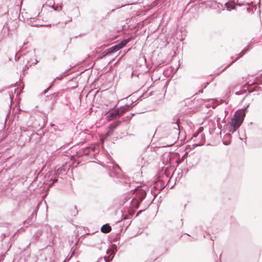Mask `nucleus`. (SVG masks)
<instances>
[{
    "label": "nucleus",
    "instance_id": "f257e3e1",
    "mask_svg": "<svg viewBox=\"0 0 262 262\" xmlns=\"http://www.w3.org/2000/svg\"><path fill=\"white\" fill-rule=\"evenodd\" d=\"M146 186H139L135 189L136 196L132 201V206L133 207L138 208L140 204L146 195Z\"/></svg>",
    "mask_w": 262,
    "mask_h": 262
},
{
    "label": "nucleus",
    "instance_id": "f03ea898",
    "mask_svg": "<svg viewBox=\"0 0 262 262\" xmlns=\"http://www.w3.org/2000/svg\"><path fill=\"white\" fill-rule=\"evenodd\" d=\"M129 108V105H125L124 106L118 108L117 110L111 112L109 115L107 116V117L108 118V119L111 120L115 119L117 117L122 115L126 111H128Z\"/></svg>",
    "mask_w": 262,
    "mask_h": 262
},
{
    "label": "nucleus",
    "instance_id": "7ed1b4c3",
    "mask_svg": "<svg viewBox=\"0 0 262 262\" xmlns=\"http://www.w3.org/2000/svg\"><path fill=\"white\" fill-rule=\"evenodd\" d=\"M152 160V158L149 155L148 152L143 153L137 159V164L139 166L143 167L147 165L150 161Z\"/></svg>",
    "mask_w": 262,
    "mask_h": 262
},
{
    "label": "nucleus",
    "instance_id": "20e7f679",
    "mask_svg": "<svg viewBox=\"0 0 262 262\" xmlns=\"http://www.w3.org/2000/svg\"><path fill=\"white\" fill-rule=\"evenodd\" d=\"M120 170V168L119 166H117V169H111L109 171V175L110 177L113 178H116L118 180V181L121 183H127L126 178L124 176H121L119 173Z\"/></svg>",
    "mask_w": 262,
    "mask_h": 262
},
{
    "label": "nucleus",
    "instance_id": "39448f33",
    "mask_svg": "<svg viewBox=\"0 0 262 262\" xmlns=\"http://www.w3.org/2000/svg\"><path fill=\"white\" fill-rule=\"evenodd\" d=\"M58 94L54 93L49 95L46 96L45 99V102L47 103L50 106H53L58 100Z\"/></svg>",
    "mask_w": 262,
    "mask_h": 262
},
{
    "label": "nucleus",
    "instance_id": "423d86ee",
    "mask_svg": "<svg viewBox=\"0 0 262 262\" xmlns=\"http://www.w3.org/2000/svg\"><path fill=\"white\" fill-rule=\"evenodd\" d=\"M252 47H251V46L249 45L246 48L244 49L238 55V56L235 58V59L233 60L231 62H230L229 64H228L226 67H225L221 71L220 73L223 72L224 70H225L227 68L229 67L231 65H232L234 62H235L236 60H237L239 58L242 57L243 56L245 55L247 52H248L250 49Z\"/></svg>",
    "mask_w": 262,
    "mask_h": 262
},
{
    "label": "nucleus",
    "instance_id": "0eeeda50",
    "mask_svg": "<svg viewBox=\"0 0 262 262\" xmlns=\"http://www.w3.org/2000/svg\"><path fill=\"white\" fill-rule=\"evenodd\" d=\"M120 49V47H118V45H116L112 47L107 49L105 52L103 53V55L102 57L106 56H108L111 54L115 53Z\"/></svg>",
    "mask_w": 262,
    "mask_h": 262
},
{
    "label": "nucleus",
    "instance_id": "6e6552de",
    "mask_svg": "<svg viewBox=\"0 0 262 262\" xmlns=\"http://www.w3.org/2000/svg\"><path fill=\"white\" fill-rule=\"evenodd\" d=\"M245 116H246L245 111H244V109H240V110H237L235 113L233 117H235L237 119H239V120H241L243 121Z\"/></svg>",
    "mask_w": 262,
    "mask_h": 262
},
{
    "label": "nucleus",
    "instance_id": "1a4fd4ad",
    "mask_svg": "<svg viewBox=\"0 0 262 262\" xmlns=\"http://www.w3.org/2000/svg\"><path fill=\"white\" fill-rule=\"evenodd\" d=\"M243 122V121L242 120H239V119H237L235 117H233L231 119L230 123L232 125L236 127L237 128H239V126L242 124Z\"/></svg>",
    "mask_w": 262,
    "mask_h": 262
},
{
    "label": "nucleus",
    "instance_id": "9d476101",
    "mask_svg": "<svg viewBox=\"0 0 262 262\" xmlns=\"http://www.w3.org/2000/svg\"><path fill=\"white\" fill-rule=\"evenodd\" d=\"M112 230L111 227L108 224L102 225L101 228V231L104 233H108Z\"/></svg>",
    "mask_w": 262,
    "mask_h": 262
},
{
    "label": "nucleus",
    "instance_id": "9b49d317",
    "mask_svg": "<svg viewBox=\"0 0 262 262\" xmlns=\"http://www.w3.org/2000/svg\"><path fill=\"white\" fill-rule=\"evenodd\" d=\"M171 127L173 128L176 134H179L180 133V127L178 123V120H177L176 122L172 123Z\"/></svg>",
    "mask_w": 262,
    "mask_h": 262
},
{
    "label": "nucleus",
    "instance_id": "f8f14e48",
    "mask_svg": "<svg viewBox=\"0 0 262 262\" xmlns=\"http://www.w3.org/2000/svg\"><path fill=\"white\" fill-rule=\"evenodd\" d=\"M132 37H130L127 39H123L121 41H120L119 43H117L118 47H120V49L122 48L123 47H124L129 41L131 40L132 39Z\"/></svg>",
    "mask_w": 262,
    "mask_h": 262
},
{
    "label": "nucleus",
    "instance_id": "ddd939ff",
    "mask_svg": "<svg viewBox=\"0 0 262 262\" xmlns=\"http://www.w3.org/2000/svg\"><path fill=\"white\" fill-rule=\"evenodd\" d=\"M42 233L41 230H38L34 234L33 237H32V241L33 242H36L37 241L39 237L41 236Z\"/></svg>",
    "mask_w": 262,
    "mask_h": 262
},
{
    "label": "nucleus",
    "instance_id": "4468645a",
    "mask_svg": "<svg viewBox=\"0 0 262 262\" xmlns=\"http://www.w3.org/2000/svg\"><path fill=\"white\" fill-rule=\"evenodd\" d=\"M245 88H247V89L248 90L249 93H251L254 91H258V90H260V87L259 86H257V85L255 86L253 88H249V85H247V84H246L244 86V88L245 89Z\"/></svg>",
    "mask_w": 262,
    "mask_h": 262
},
{
    "label": "nucleus",
    "instance_id": "2eb2a0df",
    "mask_svg": "<svg viewBox=\"0 0 262 262\" xmlns=\"http://www.w3.org/2000/svg\"><path fill=\"white\" fill-rule=\"evenodd\" d=\"M225 6L227 8V10L231 11V10H234L235 7L234 4L232 2H227L225 4Z\"/></svg>",
    "mask_w": 262,
    "mask_h": 262
},
{
    "label": "nucleus",
    "instance_id": "dca6fc26",
    "mask_svg": "<svg viewBox=\"0 0 262 262\" xmlns=\"http://www.w3.org/2000/svg\"><path fill=\"white\" fill-rule=\"evenodd\" d=\"M120 123H115L114 124H112L110 125V129L109 130V133H111L114 131V130L117 127Z\"/></svg>",
    "mask_w": 262,
    "mask_h": 262
},
{
    "label": "nucleus",
    "instance_id": "f3484780",
    "mask_svg": "<svg viewBox=\"0 0 262 262\" xmlns=\"http://www.w3.org/2000/svg\"><path fill=\"white\" fill-rule=\"evenodd\" d=\"M238 128H237L236 127L232 125V124H231L230 123H229V127H228V130L232 133H233L234 132H235L236 129H237Z\"/></svg>",
    "mask_w": 262,
    "mask_h": 262
},
{
    "label": "nucleus",
    "instance_id": "a211bd4d",
    "mask_svg": "<svg viewBox=\"0 0 262 262\" xmlns=\"http://www.w3.org/2000/svg\"><path fill=\"white\" fill-rule=\"evenodd\" d=\"M51 8L53 9L55 11H60L62 9V6L60 5L59 7H55L54 4L51 6Z\"/></svg>",
    "mask_w": 262,
    "mask_h": 262
},
{
    "label": "nucleus",
    "instance_id": "6ab92c4d",
    "mask_svg": "<svg viewBox=\"0 0 262 262\" xmlns=\"http://www.w3.org/2000/svg\"><path fill=\"white\" fill-rule=\"evenodd\" d=\"M53 82L52 83H51V85L48 88H47L44 91H43V92L41 93V94H46L49 91V90L51 88V87L53 86Z\"/></svg>",
    "mask_w": 262,
    "mask_h": 262
},
{
    "label": "nucleus",
    "instance_id": "aec40b11",
    "mask_svg": "<svg viewBox=\"0 0 262 262\" xmlns=\"http://www.w3.org/2000/svg\"><path fill=\"white\" fill-rule=\"evenodd\" d=\"M32 220H31L30 219V218H28L27 220H26L24 222V225H26L27 226L28 225L31 224L30 222H32Z\"/></svg>",
    "mask_w": 262,
    "mask_h": 262
},
{
    "label": "nucleus",
    "instance_id": "412c9836",
    "mask_svg": "<svg viewBox=\"0 0 262 262\" xmlns=\"http://www.w3.org/2000/svg\"><path fill=\"white\" fill-rule=\"evenodd\" d=\"M36 210H34V211L32 213V214L29 218L31 220H33L34 217H35V218L36 217Z\"/></svg>",
    "mask_w": 262,
    "mask_h": 262
},
{
    "label": "nucleus",
    "instance_id": "4be33fe9",
    "mask_svg": "<svg viewBox=\"0 0 262 262\" xmlns=\"http://www.w3.org/2000/svg\"><path fill=\"white\" fill-rule=\"evenodd\" d=\"M90 148L89 147H86L83 150V154L85 155H88L90 153Z\"/></svg>",
    "mask_w": 262,
    "mask_h": 262
},
{
    "label": "nucleus",
    "instance_id": "5701e85b",
    "mask_svg": "<svg viewBox=\"0 0 262 262\" xmlns=\"http://www.w3.org/2000/svg\"><path fill=\"white\" fill-rule=\"evenodd\" d=\"M246 92V90H245L243 91H237L235 93V94L237 95H239L243 94L244 92Z\"/></svg>",
    "mask_w": 262,
    "mask_h": 262
},
{
    "label": "nucleus",
    "instance_id": "b1692460",
    "mask_svg": "<svg viewBox=\"0 0 262 262\" xmlns=\"http://www.w3.org/2000/svg\"><path fill=\"white\" fill-rule=\"evenodd\" d=\"M77 213H78V210H77V207L76 206H74V211H73V214L74 215H76V214H77Z\"/></svg>",
    "mask_w": 262,
    "mask_h": 262
},
{
    "label": "nucleus",
    "instance_id": "393cba45",
    "mask_svg": "<svg viewBox=\"0 0 262 262\" xmlns=\"http://www.w3.org/2000/svg\"><path fill=\"white\" fill-rule=\"evenodd\" d=\"M68 71H69V70H67V71H66V72L64 73V75H63V76H61V77H57L56 78V79H59V80L63 78V77L66 76L65 74H66V73L68 72Z\"/></svg>",
    "mask_w": 262,
    "mask_h": 262
},
{
    "label": "nucleus",
    "instance_id": "a878e982",
    "mask_svg": "<svg viewBox=\"0 0 262 262\" xmlns=\"http://www.w3.org/2000/svg\"><path fill=\"white\" fill-rule=\"evenodd\" d=\"M231 143L230 140L226 141H223V144L226 145H228L230 144Z\"/></svg>",
    "mask_w": 262,
    "mask_h": 262
},
{
    "label": "nucleus",
    "instance_id": "bb28decb",
    "mask_svg": "<svg viewBox=\"0 0 262 262\" xmlns=\"http://www.w3.org/2000/svg\"><path fill=\"white\" fill-rule=\"evenodd\" d=\"M51 181H52V184L57 182V179L55 178L54 179H51Z\"/></svg>",
    "mask_w": 262,
    "mask_h": 262
},
{
    "label": "nucleus",
    "instance_id": "cd10ccee",
    "mask_svg": "<svg viewBox=\"0 0 262 262\" xmlns=\"http://www.w3.org/2000/svg\"><path fill=\"white\" fill-rule=\"evenodd\" d=\"M18 54V53H16L15 56V59L16 60H18V59H19V58H20V57H19V56L17 57Z\"/></svg>",
    "mask_w": 262,
    "mask_h": 262
},
{
    "label": "nucleus",
    "instance_id": "c85d7f7f",
    "mask_svg": "<svg viewBox=\"0 0 262 262\" xmlns=\"http://www.w3.org/2000/svg\"><path fill=\"white\" fill-rule=\"evenodd\" d=\"M199 135V133H195L193 135L192 138H196Z\"/></svg>",
    "mask_w": 262,
    "mask_h": 262
},
{
    "label": "nucleus",
    "instance_id": "c756f323",
    "mask_svg": "<svg viewBox=\"0 0 262 262\" xmlns=\"http://www.w3.org/2000/svg\"><path fill=\"white\" fill-rule=\"evenodd\" d=\"M2 236H3V238H4L5 237L8 236V235L3 233V234H2Z\"/></svg>",
    "mask_w": 262,
    "mask_h": 262
},
{
    "label": "nucleus",
    "instance_id": "7c9ffc66",
    "mask_svg": "<svg viewBox=\"0 0 262 262\" xmlns=\"http://www.w3.org/2000/svg\"><path fill=\"white\" fill-rule=\"evenodd\" d=\"M156 198V195H154V198L152 199L151 202L147 205V207L149 206V205L152 203V202L154 200L155 198Z\"/></svg>",
    "mask_w": 262,
    "mask_h": 262
},
{
    "label": "nucleus",
    "instance_id": "2f4dec72",
    "mask_svg": "<svg viewBox=\"0 0 262 262\" xmlns=\"http://www.w3.org/2000/svg\"><path fill=\"white\" fill-rule=\"evenodd\" d=\"M203 92V89H201L199 91V93H202Z\"/></svg>",
    "mask_w": 262,
    "mask_h": 262
},
{
    "label": "nucleus",
    "instance_id": "473e14b6",
    "mask_svg": "<svg viewBox=\"0 0 262 262\" xmlns=\"http://www.w3.org/2000/svg\"><path fill=\"white\" fill-rule=\"evenodd\" d=\"M249 107V104L246 106H245L244 108H243L244 110V111L247 108Z\"/></svg>",
    "mask_w": 262,
    "mask_h": 262
},
{
    "label": "nucleus",
    "instance_id": "72a5a7b5",
    "mask_svg": "<svg viewBox=\"0 0 262 262\" xmlns=\"http://www.w3.org/2000/svg\"><path fill=\"white\" fill-rule=\"evenodd\" d=\"M227 136H228V137H229V138H231V135H230V134H227Z\"/></svg>",
    "mask_w": 262,
    "mask_h": 262
},
{
    "label": "nucleus",
    "instance_id": "f704fd0d",
    "mask_svg": "<svg viewBox=\"0 0 262 262\" xmlns=\"http://www.w3.org/2000/svg\"><path fill=\"white\" fill-rule=\"evenodd\" d=\"M47 229H49V230L51 231V229H50V227L47 226Z\"/></svg>",
    "mask_w": 262,
    "mask_h": 262
},
{
    "label": "nucleus",
    "instance_id": "c9c22d12",
    "mask_svg": "<svg viewBox=\"0 0 262 262\" xmlns=\"http://www.w3.org/2000/svg\"><path fill=\"white\" fill-rule=\"evenodd\" d=\"M247 10H248V11H250V8H247Z\"/></svg>",
    "mask_w": 262,
    "mask_h": 262
},
{
    "label": "nucleus",
    "instance_id": "e433bc0d",
    "mask_svg": "<svg viewBox=\"0 0 262 262\" xmlns=\"http://www.w3.org/2000/svg\"><path fill=\"white\" fill-rule=\"evenodd\" d=\"M193 145H194V146H197L198 145V144H194Z\"/></svg>",
    "mask_w": 262,
    "mask_h": 262
},
{
    "label": "nucleus",
    "instance_id": "4c0bfd02",
    "mask_svg": "<svg viewBox=\"0 0 262 262\" xmlns=\"http://www.w3.org/2000/svg\"><path fill=\"white\" fill-rule=\"evenodd\" d=\"M113 257H114V256H112V258H111V259H110L109 260H110H110H112V258H113Z\"/></svg>",
    "mask_w": 262,
    "mask_h": 262
},
{
    "label": "nucleus",
    "instance_id": "58836bf2",
    "mask_svg": "<svg viewBox=\"0 0 262 262\" xmlns=\"http://www.w3.org/2000/svg\"><path fill=\"white\" fill-rule=\"evenodd\" d=\"M113 257H114V256H112V258H111V259H110L109 260H110H110H112V258H113Z\"/></svg>",
    "mask_w": 262,
    "mask_h": 262
},
{
    "label": "nucleus",
    "instance_id": "ea45409f",
    "mask_svg": "<svg viewBox=\"0 0 262 262\" xmlns=\"http://www.w3.org/2000/svg\"><path fill=\"white\" fill-rule=\"evenodd\" d=\"M106 253L107 254H108V253H109V252L108 251V250H107V251H106Z\"/></svg>",
    "mask_w": 262,
    "mask_h": 262
},
{
    "label": "nucleus",
    "instance_id": "a19ab883",
    "mask_svg": "<svg viewBox=\"0 0 262 262\" xmlns=\"http://www.w3.org/2000/svg\"><path fill=\"white\" fill-rule=\"evenodd\" d=\"M127 218L126 217L123 218V220H126Z\"/></svg>",
    "mask_w": 262,
    "mask_h": 262
},
{
    "label": "nucleus",
    "instance_id": "79ce46f5",
    "mask_svg": "<svg viewBox=\"0 0 262 262\" xmlns=\"http://www.w3.org/2000/svg\"><path fill=\"white\" fill-rule=\"evenodd\" d=\"M36 25H32V26H36Z\"/></svg>",
    "mask_w": 262,
    "mask_h": 262
},
{
    "label": "nucleus",
    "instance_id": "37998d69",
    "mask_svg": "<svg viewBox=\"0 0 262 262\" xmlns=\"http://www.w3.org/2000/svg\"><path fill=\"white\" fill-rule=\"evenodd\" d=\"M219 5H220V4H217V7L218 8L219 7Z\"/></svg>",
    "mask_w": 262,
    "mask_h": 262
},
{
    "label": "nucleus",
    "instance_id": "c03bdc74",
    "mask_svg": "<svg viewBox=\"0 0 262 262\" xmlns=\"http://www.w3.org/2000/svg\"><path fill=\"white\" fill-rule=\"evenodd\" d=\"M32 19V18H30V21H31V22L32 21H31V19Z\"/></svg>",
    "mask_w": 262,
    "mask_h": 262
}]
</instances>
